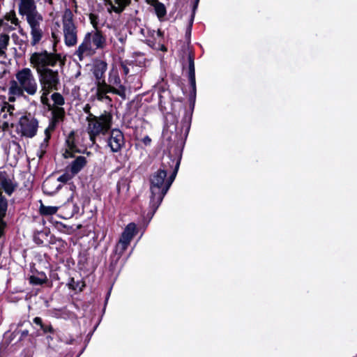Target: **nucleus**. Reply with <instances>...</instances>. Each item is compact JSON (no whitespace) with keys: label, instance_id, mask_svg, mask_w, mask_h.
Instances as JSON below:
<instances>
[{"label":"nucleus","instance_id":"nucleus-15","mask_svg":"<svg viewBox=\"0 0 357 357\" xmlns=\"http://www.w3.org/2000/svg\"><path fill=\"white\" fill-rule=\"evenodd\" d=\"M15 185L5 172H0V188L3 189L8 195L14 191Z\"/></svg>","mask_w":357,"mask_h":357},{"label":"nucleus","instance_id":"nucleus-18","mask_svg":"<svg viewBox=\"0 0 357 357\" xmlns=\"http://www.w3.org/2000/svg\"><path fill=\"white\" fill-rule=\"evenodd\" d=\"M130 3V0H109L110 8H108V10L109 12L112 10L116 13H120Z\"/></svg>","mask_w":357,"mask_h":357},{"label":"nucleus","instance_id":"nucleus-38","mask_svg":"<svg viewBox=\"0 0 357 357\" xmlns=\"http://www.w3.org/2000/svg\"><path fill=\"white\" fill-rule=\"evenodd\" d=\"M199 0H195V4L194 6V10L197 8Z\"/></svg>","mask_w":357,"mask_h":357},{"label":"nucleus","instance_id":"nucleus-36","mask_svg":"<svg viewBox=\"0 0 357 357\" xmlns=\"http://www.w3.org/2000/svg\"><path fill=\"white\" fill-rule=\"evenodd\" d=\"M5 227L4 222H0V236L2 235Z\"/></svg>","mask_w":357,"mask_h":357},{"label":"nucleus","instance_id":"nucleus-12","mask_svg":"<svg viewBox=\"0 0 357 357\" xmlns=\"http://www.w3.org/2000/svg\"><path fill=\"white\" fill-rule=\"evenodd\" d=\"M52 119L47 127V128L45 130V134H46V138L45 140L47 141L50 136V132L54 130L56 124L59 122L63 121L64 116H65V111L63 107L54 106L52 108Z\"/></svg>","mask_w":357,"mask_h":357},{"label":"nucleus","instance_id":"nucleus-9","mask_svg":"<svg viewBox=\"0 0 357 357\" xmlns=\"http://www.w3.org/2000/svg\"><path fill=\"white\" fill-rule=\"evenodd\" d=\"M125 137L123 132L119 129H113L107 139V146L113 153L120 151L125 146Z\"/></svg>","mask_w":357,"mask_h":357},{"label":"nucleus","instance_id":"nucleus-33","mask_svg":"<svg viewBox=\"0 0 357 357\" xmlns=\"http://www.w3.org/2000/svg\"><path fill=\"white\" fill-rule=\"evenodd\" d=\"M33 322L37 324V325H39L41 328H42V326H43V323H42V319L40 317H36L33 319Z\"/></svg>","mask_w":357,"mask_h":357},{"label":"nucleus","instance_id":"nucleus-16","mask_svg":"<svg viewBox=\"0 0 357 357\" xmlns=\"http://www.w3.org/2000/svg\"><path fill=\"white\" fill-rule=\"evenodd\" d=\"M107 68V65L105 61H99L94 64L93 73L97 79V82H102V80H104V76Z\"/></svg>","mask_w":357,"mask_h":357},{"label":"nucleus","instance_id":"nucleus-27","mask_svg":"<svg viewBox=\"0 0 357 357\" xmlns=\"http://www.w3.org/2000/svg\"><path fill=\"white\" fill-rule=\"evenodd\" d=\"M52 99L54 105H56L55 106L60 107L61 105H63L64 104V98L59 93H54L52 95Z\"/></svg>","mask_w":357,"mask_h":357},{"label":"nucleus","instance_id":"nucleus-22","mask_svg":"<svg viewBox=\"0 0 357 357\" xmlns=\"http://www.w3.org/2000/svg\"><path fill=\"white\" fill-rule=\"evenodd\" d=\"M71 178H72V176H70L68 174H63L57 178L56 181H45L43 184V188L45 189V192H47L49 194H52L54 192V191L50 190L49 187L52 183H57V182L66 183V182L68 181Z\"/></svg>","mask_w":357,"mask_h":357},{"label":"nucleus","instance_id":"nucleus-37","mask_svg":"<svg viewBox=\"0 0 357 357\" xmlns=\"http://www.w3.org/2000/svg\"><path fill=\"white\" fill-rule=\"evenodd\" d=\"M123 70L125 75H128L129 73V68L128 66L123 65L122 66Z\"/></svg>","mask_w":357,"mask_h":357},{"label":"nucleus","instance_id":"nucleus-14","mask_svg":"<svg viewBox=\"0 0 357 357\" xmlns=\"http://www.w3.org/2000/svg\"><path fill=\"white\" fill-rule=\"evenodd\" d=\"M109 82L113 93L125 96L126 88L121 84V79L117 75H110Z\"/></svg>","mask_w":357,"mask_h":357},{"label":"nucleus","instance_id":"nucleus-21","mask_svg":"<svg viewBox=\"0 0 357 357\" xmlns=\"http://www.w3.org/2000/svg\"><path fill=\"white\" fill-rule=\"evenodd\" d=\"M150 3L154 7L155 12L160 20L165 16L167 11L163 3L159 2L158 0H151Z\"/></svg>","mask_w":357,"mask_h":357},{"label":"nucleus","instance_id":"nucleus-34","mask_svg":"<svg viewBox=\"0 0 357 357\" xmlns=\"http://www.w3.org/2000/svg\"><path fill=\"white\" fill-rule=\"evenodd\" d=\"M90 109H91V107L89 104L86 105L85 107H84V111L85 113L88 114V116L89 115V114H91L90 112Z\"/></svg>","mask_w":357,"mask_h":357},{"label":"nucleus","instance_id":"nucleus-6","mask_svg":"<svg viewBox=\"0 0 357 357\" xmlns=\"http://www.w3.org/2000/svg\"><path fill=\"white\" fill-rule=\"evenodd\" d=\"M106 44L105 36L100 31L96 29L85 35L75 54L77 56L79 61H82L85 56L93 55L96 50L104 49Z\"/></svg>","mask_w":357,"mask_h":357},{"label":"nucleus","instance_id":"nucleus-3","mask_svg":"<svg viewBox=\"0 0 357 357\" xmlns=\"http://www.w3.org/2000/svg\"><path fill=\"white\" fill-rule=\"evenodd\" d=\"M15 80H11L9 85V92L18 96L25 95L33 96L38 91L37 79L29 68H24L15 74Z\"/></svg>","mask_w":357,"mask_h":357},{"label":"nucleus","instance_id":"nucleus-13","mask_svg":"<svg viewBox=\"0 0 357 357\" xmlns=\"http://www.w3.org/2000/svg\"><path fill=\"white\" fill-rule=\"evenodd\" d=\"M96 86L97 89L95 96L97 100L105 102H110L112 99L107 94L112 93V86L107 84L105 80L97 82Z\"/></svg>","mask_w":357,"mask_h":357},{"label":"nucleus","instance_id":"nucleus-11","mask_svg":"<svg viewBox=\"0 0 357 357\" xmlns=\"http://www.w3.org/2000/svg\"><path fill=\"white\" fill-rule=\"evenodd\" d=\"M20 126L24 136L32 137L36 133L38 121L33 117L23 116L20 119Z\"/></svg>","mask_w":357,"mask_h":357},{"label":"nucleus","instance_id":"nucleus-2","mask_svg":"<svg viewBox=\"0 0 357 357\" xmlns=\"http://www.w3.org/2000/svg\"><path fill=\"white\" fill-rule=\"evenodd\" d=\"M177 174V169L173 170L171 175L167 178V174L165 169H158L150 178V206L154 213L162 202V199Z\"/></svg>","mask_w":357,"mask_h":357},{"label":"nucleus","instance_id":"nucleus-35","mask_svg":"<svg viewBox=\"0 0 357 357\" xmlns=\"http://www.w3.org/2000/svg\"><path fill=\"white\" fill-rule=\"evenodd\" d=\"M151 141V138H150L149 137H148V136H146V137L143 139V142H144L146 145H147V144H150Z\"/></svg>","mask_w":357,"mask_h":357},{"label":"nucleus","instance_id":"nucleus-26","mask_svg":"<svg viewBox=\"0 0 357 357\" xmlns=\"http://www.w3.org/2000/svg\"><path fill=\"white\" fill-rule=\"evenodd\" d=\"M58 207L56 206H46L41 204L40 212L43 215H52L57 212Z\"/></svg>","mask_w":357,"mask_h":357},{"label":"nucleus","instance_id":"nucleus-43","mask_svg":"<svg viewBox=\"0 0 357 357\" xmlns=\"http://www.w3.org/2000/svg\"><path fill=\"white\" fill-rule=\"evenodd\" d=\"M120 40H121V43H123V38H120Z\"/></svg>","mask_w":357,"mask_h":357},{"label":"nucleus","instance_id":"nucleus-8","mask_svg":"<svg viewBox=\"0 0 357 357\" xmlns=\"http://www.w3.org/2000/svg\"><path fill=\"white\" fill-rule=\"evenodd\" d=\"M112 116L109 113L105 112L99 116L89 114L86 117L88 121L87 132L90 140L95 144L96 137L100 134L105 135L112 126Z\"/></svg>","mask_w":357,"mask_h":357},{"label":"nucleus","instance_id":"nucleus-32","mask_svg":"<svg viewBox=\"0 0 357 357\" xmlns=\"http://www.w3.org/2000/svg\"><path fill=\"white\" fill-rule=\"evenodd\" d=\"M8 95H9V97H8L9 102H15L17 98H20V96H18L17 95H14L13 93H10L9 91H8Z\"/></svg>","mask_w":357,"mask_h":357},{"label":"nucleus","instance_id":"nucleus-42","mask_svg":"<svg viewBox=\"0 0 357 357\" xmlns=\"http://www.w3.org/2000/svg\"><path fill=\"white\" fill-rule=\"evenodd\" d=\"M162 50L163 51H166V48H165L164 46L162 47Z\"/></svg>","mask_w":357,"mask_h":357},{"label":"nucleus","instance_id":"nucleus-20","mask_svg":"<svg viewBox=\"0 0 357 357\" xmlns=\"http://www.w3.org/2000/svg\"><path fill=\"white\" fill-rule=\"evenodd\" d=\"M67 148L63 155L65 158H70L73 156V153L77 151L76 146L74 143V134L71 132L68 139H66Z\"/></svg>","mask_w":357,"mask_h":357},{"label":"nucleus","instance_id":"nucleus-23","mask_svg":"<svg viewBox=\"0 0 357 357\" xmlns=\"http://www.w3.org/2000/svg\"><path fill=\"white\" fill-rule=\"evenodd\" d=\"M189 61V79L193 89L195 88V70L194 59L191 55L188 56Z\"/></svg>","mask_w":357,"mask_h":357},{"label":"nucleus","instance_id":"nucleus-24","mask_svg":"<svg viewBox=\"0 0 357 357\" xmlns=\"http://www.w3.org/2000/svg\"><path fill=\"white\" fill-rule=\"evenodd\" d=\"M29 281L32 284H42L46 282L47 277L44 273H41L38 276L32 275L30 277Z\"/></svg>","mask_w":357,"mask_h":357},{"label":"nucleus","instance_id":"nucleus-10","mask_svg":"<svg viewBox=\"0 0 357 357\" xmlns=\"http://www.w3.org/2000/svg\"><path fill=\"white\" fill-rule=\"evenodd\" d=\"M136 225L134 223H130L127 225L121 234L119 243L116 245V251L123 253L129 245L132 238L135 234Z\"/></svg>","mask_w":357,"mask_h":357},{"label":"nucleus","instance_id":"nucleus-30","mask_svg":"<svg viewBox=\"0 0 357 357\" xmlns=\"http://www.w3.org/2000/svg\"><path fill=\"white\" fill-rule=\"evenodd\" d=\"M41 328L43 330V331L45 333H47V332L53 333L54 332V329L51 325H47V326L43 325V326H42Z\"/></svg>","mask_w":357,"mask_h":357},{"label":"nucleus","instance_id":"nucleus-4","mask_svg":"<svg viewBox=\"0 0 357 357\" xmlns=\"http://www.w3.org/2000/svg\"><path fill=\"white\" fill-rule=\"evenodd\" d=\"M19 13L26 16V21L31 27V44L34 46L43 37V31L40 28L43 17L37 11L35 1L20 0Z\"/></svg>","mask_w":357,"mask_h":357},{"label":"nucleus","instance_id":"nucleus-39","mask_svg":"<svg viewBox=\"0 0 357 357\" xmlns=\"http://www.w3.org/2000/svg\"><path fill=\"white\" fill-rule=\"evenodd\" d=\"M158 35L161 36V31L160 30L158 31Z\"/></svg>","mask_w":357,"mask_h":357},{"label":"nucleus","instance_id":"nucleus-29","mask_svg":"<svg viewBox=\"0 0 357 357\" xmlns=\"http://www.w3.org/2000/svg\"><path fill=\"white\" fill-rule=\"evenodd\" d=\"M89 20L95 30L98 29V17L96 15L91 13L89 15Z\"/></svg>","mask_w":357,"mask_h":357},{"label":"nucleus","instance_id":"nucleus-5","mask_svg":"<svg viewBox=\"0 0 357 357\" xmlns=\"http://www.w3.org/2000/svg\"><path fill=\"white\" fill-rule=\"evenodd\" d=\"M55 26L58 29L60 28V24L56 23ZM63 34L64 43L68 47H73L77 43V29L73 20V14L70 9L66 8L64 10L62 17V32L59 29L53 30L52 32V38L55 42L60 40V35Z\"/></svg>","mask_w":357,"mask_h":357},{"label":"nucleus","instance_id":"nucleus-31","mask_svg":"<svg viewBox=\"0 0 357 357\" xmlns=\"http://www.w3.org/2000/svg\"><path fill=\"white\" fill-rule=\"evenodd\" d=\"M16 333L17 334L20 335V340H22V339L25 338L28 335V334H29V331L27 330L19 331H17Z\"/></svg>","mask_w":357,"mask_h":357},{"label":"nucleus","instance_id":"nucleus-7","mask_svg":"<svg viewBox=\"0 0 357 357\" xmlns=\"http://www.w3.org/2000/svg\"><path fill=\"white\" fill-rule=\"evenodd\" d=\"M18 29L22 32L21 22L17 17L15 10L7 12L2 18H0V53L3 54L7 49L9 41V33Z\"/></svg>","mask_w":357,"mask_h":357},{"label":"nucleus","instance_id":"nucleus-28","mask_svg":"<svg viewBox=\"0 0 357 357\" xmlns=\"http://www.w3.org/2000/svg\"><path fill=\"white\" fill-rule=\"evenodd\" d=\"M51 92V91H42V89L40 90V101L43 104L47 105L49 100L47 96Z\"/></svg>","mask_w":357,"mask_h":357},{"label":"nucleus","instance_id":"nucleus-17","mask_svg":"<svg viewBox=\"0 0 357 357\" xmlns=\"http://www.w3.org/2000/svg\"><path fill=\"white\" fill-rule=\"evenodd\" d=\"M179 165L180 160H178L172 157V155H168L166 157L163 158L161 168L160 169H165L166 171V174H167L169 168L174 167V170H176L177 169L178 171Z\"/></svg>","mask_w":357,"mask_h":357},{"label":"nucleus","instance_id":"nucleus-25","mask_svg":"<svg viewBox=\"0 0 357 357\" xmlns=\"http://www.w3.org/2000/svg\"><path fill=\"white\" fill-rule=\"evenodd\" d=\"M7 200L0 193V222H3V218L7 210Z\"/></svg>","mask_w":357,"mask_h":357},{"label":"nucleus","instance_id":"nucleus-40","mask_svg":"<svg viewBox=\"0 0 357 357\" xmlns=\"http://www.w3.org/2000/svg\"><path fill=\"white\" fill-rule=\"evenodd\" d=\"M60 188H61V185L60 184L57 185L56 190L59 189Z\"/></svg>","mask_w":357,"mask_h":357},{"label":"nucleus","instance_id":"nucleus-1","mask_svg":"<svg viewBox=\"0 0 357 357\" xmlns=\"http://www.w3.org/2000/svg\"><path fill=\"white\" fill-rule=\"evenodd\" d=\"M30 63L38 76L42 91H57L60 86L59 72L53 70L58 63L63 64L59 54L44 50L33 53L29 59Z\"/></svg>","mask_w":357,"mask_h":357},{"label":"nucleus","instance_id":"nucleus-41","mask_svg":"<svg viewBox=\"0 0 357 357\" xmlns=\"http://www.w3.org/2000/svg\"><path fill=\"white\" fill-rule=\"evenodd\" d=\"M47 2H48L49 3H50V4H52V0H47Z\"/></svg>","mask_w":357,"mask_h":357},{"label":"nucleus","instance_id":"nucleus-19","mask_svg":"<svg viewBox=\"0 0 357 357\" xmlns=\"http://www.w3.org/2000/svg\"><path fill=\"white\" fill-rule=\"evenodd\" d=\"M86 159L84 156H79L73 160L70 165V169L72 174H77L86 165Z\"/></svg>","mask_w":357,"mask_h":357}]
</instances>
